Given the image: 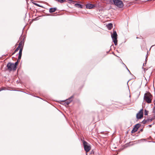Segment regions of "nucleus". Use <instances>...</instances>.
Listing matches in <instances>:
<instances>
[{
    "label": "nucleus",
    "mask_w": 155,
    "mask_h": 155,
    "mask_svg": "<svg viewBox=\"0 0 155 155\" xmlns=\"http://www.w3.org/2000/svg\"><path fill=\"white\" fill-rule=\"evenodd\" d=\"M21 59V58H19V56H18V60L17 61H16L14 64V65L15 67V69H16V68L17 66L18 65V62L20 61V60Z\"/></svg>",
    "instance_id": "nucleus-11"
},
{
    "label": "nucleus",
    "mask_w": 155,
    "mask_h": 155,
    "mask_svg": "<svg viewBox=\"0 0 155 155\" xmlns=\"http://www.w3.org/2000/svg\"><path fill=\"white\" fill-rule=\"evenodd\" d=\"M149 127H151L152 126V125H149Z\"/></svg>",
    "instance_id": "nucleus-21"
},
{
    "label": "nucleus",
    "mask_w": 155,
    "mask_h": 155,
    "mask_svg": "<svg viewBox=\"0 0 155 155\" xmlns=\"http://www.w3.org/2000/svg\"><path fill=\"white\" fill-rule=\"evenodd\" d=\"M114 4L117 6L121 8L124 6L122 2L120 0H113Z\"/></svg>",
    "instance_id": "nucleus-3"
},
{
    "label": "nucleus",
    "mask_w": 155,
    "mask_h": 155,
    "mask_svg": "<svg viewBox=\"0 0 155 155\" xmlns=\"http://www.w3.org/2000/svg\"><path fill=\"white\" fill-rule=\"evenodd\" d=\"M7 70L9 71H11L12 70H16L15 67L14 65V64L11 62L8 63L7 65Z\"/></svg>",
    "instance_id": "nucleus-5"
},
{
    "label": "nucleus",
    "mask_w": 155,
    "mask_h": 155,
    "mask_svg": "<svg viewBox=\"0 0 155 155\" xmlns=\"http://www.w3.org/2000/svg\"><path fill=\"white\" fill-rule=\"evenodd\" d=\"M57 10L56 8H51L49 9V12L50 13H53L54 12Z\"/></svg>",
    "instance_id": "nucleus-10"
},
{
    "label": "nucleus",
    "mask_w": 155,
    "mask_h": 155,
    "mask_svg": "<svg viewBox=\"0 0 155 155\" xmlns=\"http://www.w3.org/2000/svg\"><path fill=\"white\" fill-rule=\"evenodd\" d=\"M20 48H18V46L17 48L15 49V50L14 52L12 53V55L14 54L15 52L19 50H20Z\"/></svg>",
    "instance_id": "nucleus-16"
},
{
    "label": "nucleus",
    "mask_w": 155,
    "mask_h": 155,
    "mask_svg": "<svg viewBox=\"0 0 155 155\" xmlns=\"http://www.w3.org/2000/svg\"><path fill=\"white\" fill-rule=\"evenodd\" d=\"M94 7V5L92 4H87L86 5V7L87 8L91 9Z\"/></svg>",
    "instance_id": "nucleus-8"
},
{
    "label": "nucleus",
    "mask_w": 155,
    "mask_h": 155,
    "mask_svg": "<svg viewBox=\"0 0 155 155\" xmlns=\"http://www.w3.org/2000/svg\"><path fill=\"white\" fill-rule=\"evenodd\" d=\"M153 99V96L150 93L148 92L144 94V99L148 103L150 104L151 102Z\"/></svg>",
    "instance_id": "nucleus-2"
},
{
    "label": "nucleus",
    "mask_w": 155,
    "mask_h": 155,
    "mask_svg": "<svg viewBox=\"0 0 155 155\" xmlns=\"http://www.w3.org/2000/svg\"><path fill=\"white\" fill-rule=\"evenodd\" d=\"M74 5L75 7L78 8H82V5L79 4H75Z\"/></svg>",
    "instance_id": "nucleus-13"
},
{
    "label": "nucleus",
    "mask_w": 155,
    "mask_h": 155,
    "mask_svg": "<svg viewBox=\"0 0 155 155\" xmlns=\"http://www.w3.org/2000/svg\"><path fill=\"white\" fill-rule=\"evenodd\" d=\"M1 91V90H0V91Z\"/></svg>",
    "instance_id": "nucleus-24"
},
{
    "label": "nucleus",
    "mask_w": 155,
    "mask_h": 155,
    "mask_svg": "<svg viewBox=\"0 0 155 155\" xmlns=\"http://www.w3.org/2000/svg\"><path fill=\"white\" fill-rule=\"evenodd\" d=\"M146 122H147V121L146 120H144L143 121V124L145 123Z\"/></svg>",
    "instance_id": "nucleus-20"
},
{
    "label": "nucleus",
    "mask_w": 155,
    "mask_h": 155,
    "mask_svg": "<svg viewBox=\"0 0 155 155\" xmlns=\"http://www.w3.org/2000/svg\"><path fill=\"white\" fill-rule=\"evenodd\" d=\"M33 4L35 5L36 6H39V5H38V4L36 3H33Z\"/></svg>",
    "instance_id": "nucleus-19"
},
{
    "label": "nucleus",
    "mask_w": 155,
    "mask_h": 155,
    "mask_svg": "<svg viewBox=\"0 0 155 155\" xmlns=\"http://www.w3.org/2000/svg\"><path fill=\"white\" fill-rule=\"evenodd\" d=\"M143 110L142 109L137 114L136 117L137 119H140L143 117Z\"/></svg>",
    "instance_id": "nucleus-7"
},
{
    "label": "nucleus",
    "mask_w": 155,
    "mask_h": 155,
    "mask_svg": "<svg viewBox=\"0 0 155 155\" xmlns=\"http://www.w3.org/2000/svg\"><path fill=\"white\" fill-rule=\"evenodd\" d=\"M107 26L108 29L110 30L112 28L113 25L111 23H109L107 25Z\"/></svg>",
    "instance_id": "nucleus-12"
},
{
    "label": "nucleus",
    "mask_w": 155,
    "mask_h": 155,
    "mask_svg": "<svg viewBox=\"0 0 155 155\" xmlns=\"http://www.w3.org/2000/svg\"><path fill=\"white\" fill-rule=\"evenodd\" d=\"M72 97H71L70 98H69L68 100H66L65 101V103L67 104V105H68V104H69L70 103H71V102L72 100H71V98H72Z\"/></svg>",
    "instance_id": "nucleus-9"
},
{
    "label": "nucleus",
    "mask_w": 155,
    "mask_h": 155,
    "mask_svg": "<svg viewBox=\"0 0 155 155\" xmlns=\"http://www.w3.org/2000/svg\"><path fill=\"white\" fill-rule=\"evenodd\" d=\"M153 119H154V118H153V119L152 118V119H151V120L152 121V120H153Z\"/></svg>",
    "instance_id": "nucleus-22"
},
{
    "label": "nucleus",
    "mask_w": 155,
    "mask_h": 155,
    "mask_svg": "<svg viewBox=\"0 0 155 155\" xmlns=\"http://www.w3.org/2000/svg\"><path fill=\"white\" fill-rule=\"evenodd\" d=\"M138 129H136V128L135 127H134L132 130L131 131V132L132 133H134L136 132H137V130Z\"/></svg>",
    "instance_id": "nucleus-14"
},
{
    "label": "nucleus",
    "mask_w": 155,
    "mask_h": 155,
    "mask_svg": "<svg viewBox=\"0 0 155 155\" xmlns=\"http://www.w3.org/2000/svg\"><path fill=\"white\" fill-rule=\"evenodd\" d=\"M140 125L139 124H137L135 125L134 127H135L136 128V129H137L138 130V128L140 127Z\"/></svg>",
    "instance_id": "nucleus-17"
},
{
    "label": "nucleus",
    "mask_w": 155,
    "mask_h": 155,
    "mask_svg": "<svg viewBox=\"0 0 155 155\" xmlns=\"http://www.w3.org/2000/svg\"><path fill=\"white\" fill-rule=\"evenodd\" d=\"M24 39L25 38L23 36H21L20 38V42L18 46V48H20L18 54L19 59L21 57L22 52L24 45Z\"/></svg>",
    "instance_id": "nucleus-1"
},
{
    "label": "nucleus",
    "mask_w": 155,
    "mask_h": 155,
    "mask_svg": "<svg viewBox=\"0 0 155 155\" xmlns=\"http://www.w3.org/2000/svg\"><path fill=\"white\" fill-rule=\"evenodd\" d=\"M83 145L85 151L86 152H89L91 149L90 145L85 141H84L83 142Z\"/></svg>",
    "instance_id": "nucleus-6"
},
{
    "label": "nucleus",
    "mask_w": 155,
    "mask_h": 155,
    "mask_svg": "<svg viewBox=\"0 0 155 155\" xmlns=\"http://www.w3.org/2000/svg\"><path fill=\"white\" fill-rule=\"evenodd\" d=\"M117 32L115 31H114L113 34L111 35V37L113 40V41L115 45H117Z\"/></svg>",
    "instance_id": "nucleus-4"
},
{
    "label": "nucleus",
    "mask_w": 155,
    "mask_h": 155,
    "mask_svg": "<svg viewBox=\"0 0 155 155\" xmlns=\"http://www.w3.org/2000/svg\"><path fill=\"white\" fill-rule=\"evenodd\" d=\"M148 111H147L146 110H145L144 112V114L145 115H147L148 114Z\"/></svg>",
    "instance_id": "nucleus-18"
},
{
    "label": "nucleus",
    "mask_w": 155,
    "mask_h": 155,
    "mask_svg": "<svg viewBox=\"0 0 155 155\" xmlns=\"http://www.w3.org/2000/svg\"><path fill=\"white\" fill-rule=\"evenodd\" d=\"M56 1L61 3H62L66 2L65 0H55Z\"/></svg>",
    "instance_id": "nucleus-15"
},
{
    "label": "nucleus",
    "mask_w": 155,
    "mask_h": 155,
    "mask_svg": "<svg viewBox=\"0 0 155 155\" xmlns=\"http://www.w3.org/2000/svg\"><path fill=\"white\" fill-rule=\"evenodd\" d=\"M137 38H138V37H137Z\"/></svg>",
    "instance_id": "nucleus-23"
}]
</instances>
